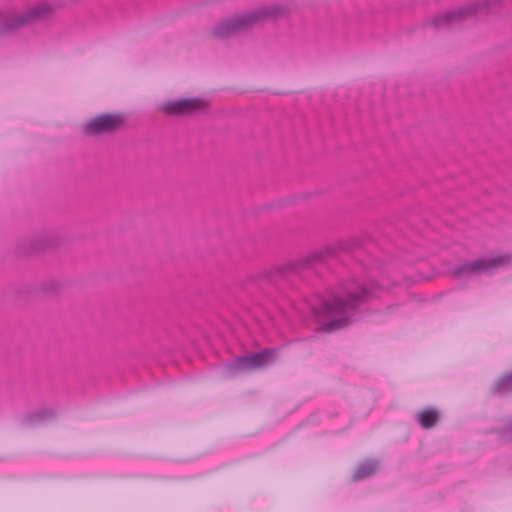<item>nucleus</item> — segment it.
<instances>
[{
	"label": "nucleus",
	"mask_w": 512,
	"mask_h": 512,
	"mask_svg": "<svg viewBox=\"0 0 512 512\" xmlns=\"http://www.w3.org/2000/svg\"><path fill=\"white\" fill-rule=\"evenodd\" d=\"M323 257V252L316 251L296 261L262 271L257 275H253L251 279L268 283L285 281L293 284L295 279L305 280L309 274L314 273L316 267L323 262Z\"/></svg>",
	"instance_id": "f03ea898"
},
{
	"label": "nucleus",
	"mask_w": 512,
	"mask_h": 512,
	"mask_svg": "<svg viewBox=\"0 0 512 512\" xmlns=\"http://www.w3.org/2000/svg\"><path fill=\"white\" fill-rule=\"evenodd\" d=\"M55 416L56 413L51 409H40L27 414L21 423L24 426H36L53 420Z\"/></svg>",
	"instance_id": "9d476101"
},
{
	"label": "nucleus",
	"mask_w": 512,
	"mask_h": 512,
	"mask_svg": "<svg viewBox=\"0 0 512 512\" xmlns=\"http://www.w3.org/2000/svg\"><path fill=\"white\" fill-rule=\"evenodd\" d=\"M283 12L284 8L279 5L261 7L218 23L211 29V35L215 38H228L267 19L277 18Z\"/></svg>",
	"instance_id": "7ed1b4c3"
},
{
	"label": "nucleus",
	"mask_w": 512,
	"mask_h": 512,
	"mask_svg": "<svg viewBox=\"0 0 512 512\" xmlns=\"http://www.w3.org/2000/svg\"><path fill=\"white\" fill-rule=\"evenodd\" d=\"M51 7L47 4H39L29 8L26 12L0 20V36H7L17 32L22 27L51 14Z\"/></svg>",
	"instance_id": "39448f33"
},
{
	"label": "nucleus",
	"mask_w": 512,
	"mask_h": 512,
	"mask_svg": "<svg viewBox=\"0 0 512 512\" xmlns=\"http://www.w3.org/2000/svg\"><path fill=\"white\" fill-rule=\"evenodd\" d=\"M512 392V370L499 377L490 388V395L504 396Z\"/></svg>",
	"instance_id": "f8f14e48"
},
{
	"label": "nucleus",
	"mask_w": 512,
	"mask_h": 512,
	"mask_svg": "<svg viewBox=\"0 0 512 512\" xmlns=\"http://www.w3.org/2000/svg\"><path fill=\"white\" fill-rule=\"evenodd\" d=\"M125 123L126 117L122 113H104L87 120L82 131L86 136L111 134L122 129Z\"/></svg>",
	"instance_id": "423d86ee"
},
{
	"label": "nucleus",
	"mask_w": 512,
	"mask_h": 512,
	"mask_svg": "<svg viewBox=\"0 0 512 512\" xmlns=\"http://www.w3.org/2000/svg\"><path fill=\"white\" fill-rule=\"evenodd\" d=\"M508 261V256L478 258L455 267L452 270V275L455 277H464L466 275L489 273L492 270L505 265Z\"/></svg>",
	"instance_id": "0eeeda50"
},
{
	"label": "nucleus",
	"mask_w": 512,
	"mask_h": 512,
	"mask_svg": "<svg viewBox=\"0 0 512 512\" xmlns=\"http://www.w3.org/2000/svg\"><path fill=\"white\" fill-rule=\"evenodd\" d=\"M415 418L422 428L430 429L438 423L440 412L436 408L428 407L419 411Z\"/></svg>",
	"instance_id": "9b49d317"
},
{
	"label": "nucleus",
	"mask_w": 512,
	"mask_h": 512,
	"mask_svg": "<svg viewBox=\"0 0 512 512\" xmlns=\"http://www.w3.org/2000/svg\"><path fill=\"white\" fill-rule=\"evenodd\" d=\"M378 289L379 286L373 281L361 282L351 278L341 282L339 292L332 293L321 301L318 308H314L316 315L329 318L321 324V330L331 333L353 323L359 307L375 297Z\"/></svg>",
	"instance_id": "f257e3e1"
},
{
	"label": "nucleus",
	"mask_w": 512,
	"mask_h": 512,
	"mask_svg": "<svg viewBox=\"0 0 512 512\" xmlns=\"http://www.w3.org/2000/svg\"><path fill=\"white\" fill-rule=\"evenodd\" d=\"M500 437L504 441L512 440V417L503 419L502 426L497 430Z\"/></svg>",
	"instance_id": "4468645a"
},
{
	"label": "nucleus",
	"mask_w": 512,
	"mask_h": 512,
	"mask_svg": "<svg viewBox=\"0 0 512 512\" xmlns=\"http://www.w3.org/2000/svg\"><path fill=\"white\" fill-rule=\"evenodd\" d=\"M481 7V4H472L467 7L445 12L435 17L431 21V24L438 29L454 27L470 16L477 14Z\"/></svg>",
	"instance_id": "6e6552de"
},
{
	"label": "nucleus",
	"mask_w": 512,
	"mask_h": 512,
	"mask_svg": "<svg viewBox=\"0 0 512 512\" xmlns=\"http://www.w3.org/2000/svg\"><path fill=\"white\" fill-rule=\"evenodd\" d=\"M275 358L276 350L266 348L260 352L239 356L234 361L228 363L226 368L229 375L235 376L241 373L266 368L275 361Z\"/></svg>",
	"instance_id": "20e7f679"
},
{
	"label": "nucleus",
	"mask_w": 512,
	"mask_h": 512,
	"mask_svg": "<svg viewBox=\"0 0 512 512\" xmlns=\"http://www.w3.org/2000/svg\"><path fill=\"white\" fill-rule=\"evenodd\" d=\"M205 102L199 98H186L167 101L162 104L163 111L171 116L190 115L202 111Z\"/></svg>",
	"instance_id": "1a4fd4ad"
},
{
	"label": "nucleus",
	"mask_w": 512,
	"mask_h": 512,
	"mask_svg": "<svg viewBox=\"0 0 512 512\" xmlns=\"http://www.w3.org/2000/svg\"><path fill=\"white\" fill-rule=\"evenodd\" d=\"M378 467L379 462L376 459H369L360 463L352 475V481L357 482L372 476Z\"/></svg>",
	"instance_id": "ddd939ff"
}]
</instances>
